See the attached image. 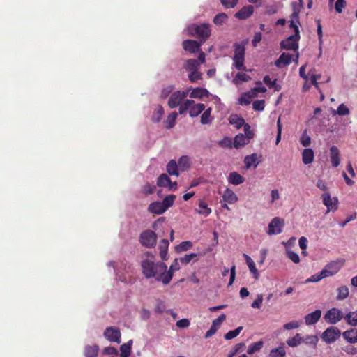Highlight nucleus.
Masks as SVG:
<instances>
[{
	"instance_id": "54",
	"label": "nucleus",
	"mask_w": 357,
	"mask_h": 357,
	"mask_svg": "<svg viewBox=\"0 0 357 357\" xmlns=\"http://www.w3.org/2000/svg\"><path fill=\"white\" fill-rule=\"evenodd\" d=\"M257 161V155L255 153L247 155L245 158L244 162L246 167L250 168Z\"/></svg>"
},
{
	"instance_id": "14",
	"label": "nucleus",
	"mask_w": 357,
	"mask_h": 357,
	"mask_svg": "<svg viewBox=\"0 0 357 357\" xmlns=\"http://www.w3.org/2000/svg\"><path fill=\"white\" fill-rule=\"evenodd\" d=\"M323 199V204L328 208V210H336L337 208V199L334 197L331 198L330 194L328 192L324 193L321 195Z\"/></svg>"
},
{
	"instance_id": "7",
	"label": "nucleus",
	"mask_w": 357,
	"mask_h": 357,
	"mask_svg": "<svg viewBox=\"0 0 357 357\" xmlns=\"http://www.w3.org/2000/svg\"><path fill=\"white\" fill-rule=\"evenodd\" d=\"M324 318L328 324H335L344 319V316L340 309L333 307L325 313Z\"/></svg>"
},
{
	"instance_id": "55",
	"label": "nucleus",
	"mask_w": 357,
	"mask_h": 357,
	"mask_svg": "<svg viewBox=\"0 0 357 357\" xmlns=\"http://www.w3.org/2000/svg\"><path fill=\"white\" fill-rule=\"evenodd\" d=\"M250 79V77L248 75L243 73H238L235 76L234 82H236V84H238V81L248 82Z\"/></svg>"
},
{
	"instance_id": "37",
	"label": "nucleus",
	"mask_w": 357,
	"mask_h": 357,
	"mask_svg": "<svg viewBox=\"0 0 357 357\" xmlns=\"http://www.w3.org/2000/svg\"><path fill=\"white\" fill-rule=\"evenodd\" d=\"M177 116L178 114L176 112H172L167 116V118L165 121V126L167 129L172 128L175 126V121Z\"/></svg>"
},
{
	"instance_id": "39",
	"label": "nucleus",
	"mask_w": 357,
	"mask_h": 357,
	"mask_svg": "<svg viewBox=\"0 0 357 357\" xmlns=\"http://www.w3.org/2000/svg\"><path fill=\"white\" fill-rule=\"evenodd\" d=\"M195 104V101L192 100H185L183 103L180 104L179 107V114H183L187 110L190 109V107Z\"/></svg>"
},
{
	"instance_id": "31",
	"label": "nucleus",
	"mask_w": 357,
	"mask_h": 357,
	"mask_svg": "<svg viewBox=\"0 0 357 357\" xmlns=\"http://www.w3.org/2000/svg\"><path fill=\"white\" fill-rule=\"evenodd\" d=\"M197 213L204 216H208L211 213V208L208 207L207 204L204 201H199L198 208L196 209Z\"/></svg>"
},
{
	"instance_id": "63",
	"label": "nucleus",
	"mask_w": 357,
	"mask_h": 357,
	"mask_svg": "<svg viewBox=\"0 0 357 357\" xmlns=\"http://www.w3.org/2000/svg\"><path fill=\"white\" fill-rule=\"evenodd\" d=\"M346 6L345 0H337L335 3V9L337 13H341L343 8Z\"/></svg>"
},
{
	"instance_id": "53",
	"label": "nucleus",
	"mask_w": 357,
	"mask_h": 357,
	"mask_svg": "<svg viewBox=\"0 0 357 357\" xmlns=\"http://www.w3.org/2000/svg\"><path fill=\"white\" fill-rule=\"evenodd\" d=\"M189 80L192 82H197L202 79V73L197 70L191 71L188 75Z\"/></svg>"
},
{
	"instance_id": "64",
	"label": "nucleus",
	"mask_w": 357,
	"mask_h": 357,
	"mask_svg": "<svg viewBox=\"0 0 357 357\" xmlns=\"http://www.w3.org/2000/svg\"><path fill=\"white\" fill-rule=\"evenodd\" d=\"M154 189H155L154 185H151L150 183H147L143 186L142 192L145 195H151L153 193Z\"/></svg>"
},
{
	"instance_id": "48",
	"label": "nucleus",
	"mask_w": 357,
	"mask_h": 357,
	"mask_svg": "<svg viewBox=\"0 0 357 357\" xmlns=\"http://www.w3.org/2000/svg\"><path fill=\"white\" fill-rule=\"evenodd\" d=\"M286 354L284 347H280L273 349L270 352L271 357H284Z\"/></svg>"
},
{
	"instance_id": "49",
	"label": "nucleus",
	"mask_w": 357,
	"mask_h": 357,
	"mask_svg": "<svg viewBox=\"0 0 357 357\" xmlns=\"http://www.w3.org/2000/svg\"><path fill=\"white\" fill-rule=\"evenodd\" d=\"M178 165L181 170L185 171L189 167V159L188 156H182L178 159Z\"/></svg>"
},
{
	"instance_id": "24",
	"label": "nucleus",
	"mask_w": 357,
	"mask_h": 357,
	"mask_svg": "<svg viewBox=\"0 0 357 357\" xmlns=\"http://www.w3.org/2000/svg\"><path fill=\"white\" fill-rule=\"evenodd\" d=\"M314 151L312 149H305L302 153V160L305 165L311 164L314 160Z\"/></svg>"
},
{
	"instance_id": "32",
	"label": "nucleus",
	"mask_w": 357,
	"mask_h": 357,
	"mask_svg": "<svg viewBox=\"0 0 357 357\" xmlns=\"http://www.w3.org/2000/svg\"><path fill=\"white\" fill-rule=\"evenodd\" d=\"M178 165L174 160H171L167 165V171L169 175L178 176Z\"/></svg>"
},
{
	"instance_id": "43",
	"label": "nucleus",
	"mask_w": 357,
	"mask_h": 357,
	"mask_svg": "<svg viewBox=\"0 0 357 357\" xmlns=\"http://www.w3.org/2000/svg\"><path fill=\"white\" fill-rule=\"evenodd\" d=\"M242 329H243V327L239 326L234 330L228 331L224 335L225 339L229 340H231V339L237 337L239 335V333H241V331H242Z\"/></svg>"
},
{
	"instance_id": "44",
	"label": "nucleus",
	"mask_w": 357,
	"mask_h": 357,
	"mask_svg": "<svg viewBox=\"0 0 357 357\" xmlns=\"http://www.w3.org/2000/svg\"><path fill=\"white\" fill-rule=\"evenodd\" d=\"M179 269L178 259L176 258L174 260L169 269H167V266L166 265V273L167 274H170L172 278H173L174 273Z\"/></svg>"
},
{
	"instance_id": "23",
	"label": "nucleus",
	"mask_w": 357,
	"mask_h": 357,
	"mask_svg": "<svg viewBox=\"0 0 357 357\" xmlns=\"http://www.w3.org/2000/svg\"><path fill=\"white\" fill-rule=\"evenodd\" d=\"M205 107L203 103H195L190 107L189 114L191 117H196L205 109Z\"/></svg>"
},
{
	"instance_id": "36",
	"label": "nucleus",
	"mask_w": 357,
	"mask_h": 357,
	"mask_svg": "<svg viewBox=\"0 0 357 357\" xmlns=\"http://www.w3.org/2000/svg\"><path fill=\"white\" fill-rule=\"evenodd\" d=\"M132 340L128 341L127 343L122 344L120 347L121 357H128L131 351V346Z\"/></svg>"
},
{
	"instance_id": "40",
	"label": "nucleus",
	"mask_w": 357,
	"mask_h": 357,
	"mask_svg": "<svg viewBox=\"0 0 357 357\" xmlns=\"http://www.w3.org/2000/svg\"><path fill=\"white\" fill-rule=\"evenodd\" d=\"M203 114L201 116V123L203 125L208 124L211 122V114L212 109L211 107L204 109Z\"/></svg>"
},
{
	"instance_id": "17",
	"label": "nucleus",
	"mask_w": 357,
	"mask_h": 357,
	"mask_svg": "<svg viewBox=\"0 0 357 357\" xmlns=\"http://www.w3.org/2000/svg\"><path fill=\"white\" fill-rule=\"evenodd\" d=\"M340 151L335 146H332L330 149V158L332 166L337 167L340 163Z\"/></svg>"
},
{
	"instance_id": "18",
	"label": "nucleus",
	"mask_w": 357,
	"mask_h": 357,
	"mask_svg": "<svg viewBox=\"0 0 357 357\" xmlns=\"http://www.w3.org/2000/svg\"><path fill=\"white\" fill-rule=\"evenodd\" d=\"M321 316V311L317 310L313 312L309 313L305 317V322L306 325H312L318 322Z\"/></svg>"
},
{
	"instance_id": "60",
	"label": "nucleus",
	"mask_w": 357,
	"mask_h": 357,
	"mask_svg": "<svg viewBox=\"0 0 357 357\" xmlns=\"http://www.w3.org/2000/svg\"><path fill=\"white\" fill-rule=\"evenodd\" d=\"M245 137H248V139H251L254 137V132L251 130L250 126L248 123H245L243 125Z\"/></svg>"
},
{
	"instance_id": "9",
	"label": "nucleus",
	"mask_w": 357,
	"mask_h": 357,
	"mask_svg": "<svg viewBox=\"0 0 357 357\" xmlns=\"http://www.w3.org/2000/svg\"><path fill=\"white\" fill-rule=\"evenodd\" d=\"M284 226V219L275 217L272 219L268 224V230L267 231L268 235H277L282 232V229Z\"/></svg>"
},
{
	"instance_id": "52",
	"label": "nucleus",
	"mask_w": 357,
	"mask_h": 357,
	"mask_svg": "<svg viewBox=\"0 0 357 357\" xmlns=\"http://www.w3.org/2000/svg\"><path fill=\"white\" fill-rule=\"evenodd\" d=\"M192 246V243L191 241H183L179 245L176 246L177 252H183L187 251Z\"/></svg>"
},
{
	"instance_id": "3",
	"label": "nucleus",
	"mask_w": 357,
	"mask_h": 357,
	"mask_svg": "<svg viewBox=\"0 0 357 357\" xmlns=\"http://www.w3.org/2000/svg\"><path fill=\"white\" fill-rule=\"evenodd\" d=\"M245 46L242 44L234 45V55L233 57L234 66L238 70H245Z\"/></svg>"
},
{
	"instance_id": "2",
	"label": "nucleus",
	"mask_w": 357,
	"mask_h": 357,
	"mask_svg": "<svg viewBox=\"0 0 357 357\" xmlns=\"http://www.w3.org/2000/svg\"><path fill=\"white\" fill-rule=\"evenodd\" d=\"M188 31L190 36L197 37L201 43H204L211 36V25L207 23L192 24L188 26Z\"/></svg>"
},
{
	"instance_id": "12",
	"label": "nucleus",
	"mask_w": 357,
	"mask_h": 357,
	"mask_svg": "<svg viewBox=\"0 0 357 357\" xmlns=\"http://www.w3.org/2000/svg\"><path fill=\"white\" fill-rule=\"evenodd\" d=\"M202 44L200 41L192 40H185L183 42V49L190 53H195L200 50V46Z\"/></svg>"
},
{
	"instance_id": "33",
	"label": "nucleus",
	"mask_w": 357,
	"mask_h": 357,
	"mask_svg": "<svg viewBox=\"0 0 357 357\" xmlns=\"http://www.w3.org/2000/svg\"><path fill=\"white\" fill-rule=\"evenodd\" d=\"M199 66L200 63H199V61L197 59H190L185 61L184 67L186 70H190L191 72L194 70H197Z\"/></svg>"
},
{
	"instance_id": "58",
	"label": "nucleus",
	"mask_w": 357,
	"mask_h": 357,
	"mask_svg": "<svg viewBox=\"0 0 357 357\" xmlns=\"http://www.w3.org/2000/svg\"><path fill=\"white\" fill-rule=\"evenodd\" d=\"M300 141L301 144L305 147L309 146L310 145L311 138L310 136L307 135L306 130H305L304 132L303 133Z\"/></svg>"
},
{
	"instance_id": "28",
	"label": "nucleus",
	"mask_w": 357,
	"mask_h": 357,
	"mask_svg": "<svg viewBox=\"0 0 357 357\" xmlns=\"http://www.w3.org/2000/svg\"><path fill=\"white\" fill-rule=\"evenodd\" d=\"M169 241L167 239H162L159 244L160 256L165 261L167 260Z\"/></svg>"
},
{
	"instance_id": "47",
	"label": "nucleus",
	"mask_w": 357,
	"mask_h": 357,
	"mask_svg": "<svg viewBox=\"0 0 357 357\" xmlns=\"http://www.w3.org/2000/svg\"><path fill=\"white\" fill-rule=\"evenodd\" d=\"M257 84L259 86L253 88L250 91H249V93H251V97L255 98L257 96L258 93H264L266 91V89L262 85L261 82H258Z\"/></svg>"
},
{
	"instance_id": "20",
	"label": "nucleus",
	"mask_w": 357,
	"mask_h": 357,
	"mask_svg": "<svg viewBox=\"0 0 357 357\" xmlns=\"http://www.w3.org/2000/svg\"><path fill=\"white\" fill-rule=\"evenodd\" d=\"M148 211L154 214L160 215L166 211V209L160 202H154L149 204Z\"/></svg>"
},
{
	"instance_id": "61",
	"label": "nucleus",
	"mask_w": 357,
	"mask_h": 357,
	"mask_svg": "<svg viewBox=\"0 0 357 357\" xmlns=\"http://www.w3.org/2000/svg\"><path fill=\"white\" fill-rule=\"evenodd\" d=\"M226 315L225 314H220L217 319L213 321L212 325L217 329L221 326L222 322L225 320Z\"/></svg>"
},
{
	"instance_id": "6",
	"label": "nucleus",
	"mask_w": 357,
	"mask_h": 357,
	"mask_svg": "<svg viewBox=\"0 0 357 357\" xmlns=\"http://www.w3.org/2000/svg\"><path fill=\"white\" fill-rule=\"evenodd\" d=\"M139 242L146 248H153L156 245L157 235L151 230H145L139 236Z\"/></svg>"
},
{
	"instance_id": "5",
	"label": "nucleus",
	"mask_w": 357,
	"mask_h": 357,
	"mask_svg": "<svg viewBox=\"0 0 357 357\" xmlns=\"http://www.w3.org/2000/svg\"><path fill=\"white\" fill-rule=\"evenodd\" d=\"M300 39V31L299 30H296V34L291 35L289 36L285 40H283L280 43V46L282 49L287 50H294L296 51L298 49V41Z\"/></svg>"
},
{
	"instance_id": "10",
	"label": "nucleus",
	"mask_w": 357,
	"mask_h": 357,
	"mask_svg": "<svg viewBox=\"0 0 357 357\" xmlns=\"http://www.w3.org/2000/svg\"><path fill=\"white\" fill-rule=\"evenodd\" d=\"M341 335L340 331L335 326L328 328L322 334V339L327 343H331L337 340Z\"/></svg>"
},
{
	"instance_id": "35",
	"label": "nucleus",
	"mask_w": 357,
	"mask_h": 357,
	"mask_svg": "<svg viewBox=\"0 0 357 357\" xmlns=\"http://www.w3.org/2000/svg\"><path fill=\"white\" fill-rule=\"evenodd\" d=\"M344 319L349 325L357 326V310L347 314L344 316Z\"/></svg>"
},
{
	"instance_id": "8",
	"label": "nucleus",
	"mask_w": 357,
	"mask_h": 357,
	"mask_svg": "<svg viewBox=\"0 0 357 357\" xmlns=\"http://www.w3.org/2000/svg\"><path fill=\"white\" fill-rule=\"evenodd\" d=\"M189 90L187 91H176L173 92L169 98L168 106L170 108H175L180 105L182 101L188 95Z\"/></svg>"
},
{
	"instance_id": "16",
	"label": "nucleus",
	"mask_w": 357,
	"mask_h": 357,
	"mask_svg": "<svg viewBox=\"0 0 357 357\" xmlns=\"http://www.w3.org/2000/svg\"><path fill=\"white\" fill-rule=\"evenodd\" d=\"M254 12L252 6H245L235 14V17L239 20H245L251 16Z\"/></svg>"
},
{
	"instance_id": "25",
	"label": "nucleus",
	"mask_w": 357,
	"mask_h": 357,
	"mask_svg": "<svg viewBox=\"0 0 357 357\" xmlns=\"http://www.w3.org/2000/svg\"><path fill=\"white\" fill-rule=\"evenodd\" d=\"M229 122L237 129H240L245 123V119L237 114H231L229 118Z\"/></svg>"
},
{
	"instance_id": "15",
	"label": "nucleus",
	"mask_w": 357,
	"mask_h": 357,
	"mask_svg": "<svg viewBox=\"0 0 357 357\" xmlns=\"http://www.w3.org/2000/svg\"><path fill=\"white\" fill-rule=\"evenodd\" d=\"M292 5H293L294 11L291 15V19L289 22H290L289 26L291 28L294 29V34H296V29L299 30L298 26L296 24V23L300 24V22H299L300 9L296 8L297 3L296 2L293 3Z\"/></svg>"
},
{
	"instance_id": "51",
	"label": "nucleus",
	"mask_w": 357,
	"mask_h": 357,
	"mask_svg": "<svg viewBox=\"0 0 357 357\" xmlns=\"http://www.w3.org/2000/svg\"><path fill=\"white\" fill-rule=\"evenodd\" d=\"M350 111L349 108L344 104H340L337 110L333 112V114H338L339 116H345L349 114Z\"/></svg>"
},
{
	"instance_id": "4",
	"label": "nucleus",
	"mask_w": 357,
	"mask_h": 357,
	"mask_svg": "<svg viewBox=\"0 0 357 357\" xmlns=\"http://www.w3.org/2000/svg\"><path fill=\"white\" fill-rule=\"evenodd\" d=\"M337 272V270L335 268V265L330 264L326 266L320 273L307 278L305 282L306 283L317 282L323 278L335 275Z\"/></svg>"
},
{
	"instance_id": "30",
	"label": "nucleus",
	"mask_w": 357,
	"mask_h": 357,
	"mask_svg": "<svg viewBox=\"0 0 357 357\" xmlns=\"http://www.w3.org/2000/svg\"><path fill=\"white\" fill-rule=\"evenodd\" d=\"M163 115H164L163 107L160 105H158L156 106V107L151 116V120L153 122L158 123L161 121Z\"/></svg>"
},
{
	"instance_id": "45",
	"label": "nucleus",
	"mask_w": 357,
	"mask_h": 357,
	"mask_svg": "<svg viewBox=\"0 0 357 357\" xmlns=\"http://www.w3.org/2000/svg\"><path fill=\"white\" fill-rule=\"evenodd\" d=\"M250 260H247V265L250 269V271L253 274L256 280L259 279V274L258 273L257 269L256 268L255 264L252 259H249Z\"/></svg>"
},
{
	"instance_id": "50",
	"label": "nucleus",
	"mask_w": 357,
	"mask_h": 357,
	"mask_svg": "<svg viewBox=\"0 0 357 357\" xmlns=\"http://www.w3.org/2000/svg\"><path fill=\"white\" fill-rule=\"evenodd\" d=\"M338 294L337 296V300H343L349 295V289L346 286H342L337 289Z\"/></svg>"
},
{
	"instance_id": "19",
	"label": "nucleus",
	"mask_w": 357,
	"mask_h": 357,
	"mask_svg": "<svg viewBox=\"0 0 357 357\" xmlns=\"http://www.w3.org/2000/svg\"><path fill=\"white\" fill-rule=\"evenodd\" d=\"M224 202L229 204H233L238 201L237 195L229 188H226L222 195Z\"/></svg>"
},
{
	"instance_id": "46",
	"label": "nucleus",
	"mask_w": 357,
	"mask_h": 357,
	"mask_svg": "<svg viewBox=\"0 0 357 357\" xmlns=\"http://www.w3.org/2000/svg\"><path fill=\"white\" fill-rule=\"evenodd\" d=\"M228 18V16L224 13H218L213 18V22L214 24L217 25H222L223 23H225Z\"/></svg>"
},
{
	"instance_id": "38",
	"label": "nucleus",
	"mask_w": 357,
	"mask_h": 357,
	"mask_svg": "<svg viewBox=\"0 0 357 357\" xmlns=\"http://www.w3.org/2000/svg\"><path fill=\"white\" fill-rule=\"evenodd\" d=\"M168 183H172V181L167 174H162L159 176L157 181V185L158 186L167 187Z\"/></svg>"
},
{
	"instance_id": "62",
	"label": "nucleus",
	"mask_w": 357,
	"mask_h": 357,
	"mask_svg": "<svg viewBox=\"0 0 357 357\" xmlns=\"http://www.w3.org/2000/svg\"><path fill=\"white\" fill-rule=\"evenodd\" d=\"M238 0H220L221 3L227 8H234Z\"/></svg>"
},
{
	"instance_id": "26",
	"label": "nucleus",
	"mask_w": 357,
	"mask_h": 357,
	"mask_svg": "<svg viewBox=\"0 0 357 357\" xmlns=\"http://www.w3.org/2000/svg\"><path fill=\"white\" fill-rule=\"evenodd\" d=\"M228 181L233 185H239L244 182V178L236 172H232L228 176Z\"/></svg>"
},
{
	"instance_id": "56",
	"label": "nucleus",
	"mask_w": 357,
	"mask_h": 357,
	"mask_svg": "<svg viewBox=\"0 0 357 357\" xmlns=\"http://www.w3.org/2000/svg\"><path fill=\"white\" fill-rule=\"evenodd\" d=\"M263 295L257 294V298L251 303V307L255 309H259L262 305Z\"/></svg>"
},
{
	"instance_id": "29",
	"label": "nucleus",
	"mask_w": 357,
	"mask_h": 357,
	"mask_svg": "<svg viewBox=\"0 0 357 357\" xmlns=\"http://www.w3.org/2000/svg\"><path fill=\"white\" fill-rule=\"evenodd\" d=\"M99 352V347L97 344L87 345L84 348L86 357H97Z\"/></svg>"
},
{
	"instance_id": "21",
	"label": "nucleus",
	"mask_w": 357,
	"mask_h": 357,
	"mask_svg": "<svg viewBox=\"0 0 357 357\" xmlns=\"http://www.w3.org/2000/svg\"><path fill=\"white\" fill-rule=\"evenodd\" d=\"M208 94L209 93L207 89L204 88L197 87L192 90L189 96L191 98L201 99L203 97H208Z\"/></svg>"
},
{
	"instance_id": "22",
	"label": "nucleus",
	"mask_w": 357,
	"mask_h": 357,
	"mask_svg": "<svg viewBox=\"0 0 357 357\" xmlns=\"http://www.w3.org/2000/svg\"><path fill=\"white\" fill-rule=\"evenodd\" d=\"M250 142V139L245 137L244 134H238L234 139V146L236 149H240Z\"/></svg>"
},
{
	"instance_id": "57",
	"label": "nucleus",
	"mask_w": 357,
	"mask_h": 357,
	"mask_svg": "<svg viewBox=\"0 0 357 357\" xmlns=\"http://www.w3.org/2000/svg\"><path fill=\"white\" fill-rule=\"evenodd\" d=\"M252 107L255 111H263L265 107V100H260L254 101L252 103Z\"/></svg>"
},
{
	"instance_id": "27",
	"label": "nucleus",
	"mask_w": 357,
	"mask_h": 357,
	"mask_svg": "<svg viewBox=\"0 0 357 357\" xmlns=\"http://www.w3.org/2000/svg\"><path fill=\"white\" fill-rule=\"evenodd\" d=\"M343 337L347 340L349 342L356 343L357 342V330L352 328L343 332Z\"/></svg>"
},
{
	"instance_id": "41",
	"label": "nucleus",
	"mask_w": 357,
	"mask_h": 357,
	"mask_svg": "<svg viewBox=\"0 0 357 357\" xmlns=\"http://www.w3.org/2000/svg\"><path fill=\"white\" fill-rule=\"evenodd\" d=\"M175 199H176V195H169L168 196H166L163 199V200H162V202H161V203H162V206L165 207V208L166 209V211L173 205Z\"/></svg>"
},
{
	"instance_id": "42",
	"label": "nucleus",
	"mask_w": 357,
	"mask_h": 357,
	"mask_svg": "<svg viewBox=\"0 0 357 357\" xmlns=\"http://www.w3.org/2000/svg\"><path fill=\"white\" fill-rule=\"evenodd\" d=\"M263 344L264 343L261 340L250 344L247 351L248 354H252L255 352L259 351L262 348Z\"/></svg>"
},
{
	"instance_id": "11",
	"label": "nucleus",
	"mask_w": 357,
	"mask_h": 357,
	"mask_svg": "<svg viewBox=\"0 0 357 357\" xmlns=\"http://www.w3.org/2000/svg\"><path fill=\"white\" fill-rule=\"evenodd\" d=\"M104 336L109 342H116L118 344L121 342V333L118 328L114 326L106 328L104 332Z\"/></svg>"
},
{
	"instance_id": "1",
	"label": "nucleus",
	"mask_w": 357,
	"mask_h": 357,
	"mask_svg": "<svg viewBox=\"0 0 357 357\" xmlns=\"http://www.w3.org/2000/svg\"><path fill=\"white\" fill-rule=\"evenodd\" d=\"M142 272L146 279L153 278L155 281L167 285L172 280L170 274L166 273V264L162 261H154V257L146 258L141 261Z\"/></svg>"
},
{
	"instance_id": "34",
	"label": "nucleus",
	"mask_w": 357,
	"mask_h": 357,
	"mask_svg": "<svg viewBox=\"0 0 357 357\" xmlns=\"http://www.w3.org/2000/svg\"><path fill=\"white\" fill-rule=\"evenodd\" d=\"M303 341V338L301 337V334L296 333L293 337L289 338L287 340V344L291 347H295L301 344V343Z\"/></svg>"
},
{
	"instance_id": "59",
	"label": "nucleus",
	"mask_w": 357,
	"mask_h": 357,
	"mask_svg": "<svg viewBox=\"0 0 357 357\" xmlns=\"http://www.w3.org/2000/svg\"><path fill=\"white\" fill-rule=\"evenodd\" d=\"M252 97H251V93H245L239 98V103L243 105H248L250 104V99Z\"/></svg>"
},
{
	"instance_id": "13",
	"label": "nucleus",
	"mask_w": 357,
	"mask_h": 357,
	"mask_svg": "<svg viewBox=\"0 0 357 357\" xmlns=\"http://www.w3.org/2000/svg\"><path fill=\"white\" fill-rule=\"evenodd\" d=\"M293 55L289 53L283 52L275 61V65L278 68H282L289 65L292 61Z\"/></svg>"
}]
</instances>
